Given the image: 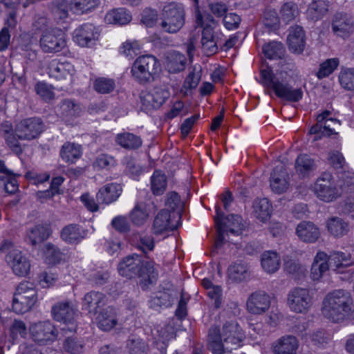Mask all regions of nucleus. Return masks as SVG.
I'll list each match as a JSON object with an SVG mask.
<instances>
[{
    "label": "nucleus",
    "instance_id": "1",
    "mask_svg": "<svg viewBox=\"0 0 354 354\" xmlns=\"http://www.w3.org/2000/svg\"><path fill=\"white\" fill-rule=\"evenodd\" d=\"M245 335L239 324L234 320L225 322L221 330L211 328L208 335V347L213 354L232 353L241 346Z\"/></svg>",
    "mask_w": 354,
    "mask_h": 354
},
{
    "label": "nucleus",
    "instance_id": "2",
    "mask_svg": "<svg viewBox=\"0 0 354 354\" xmlns=\"http://www.w3.org/2000/svg\"><path fill=\"white\" fill-rule=\"evenodd\" d=\"M119 274L131 279L138 276L140 278V285L143 290L157 280L158 272L154 268L153 263L144 262L138 254H132L124 258L118 264Z\"/></svg>",
    "mask_w": 354,
    "mask_h": 354
},
{
    "label": "nucleus",
    "instance_id": "3",
    "mask_svg": "<svg viewBox=\"0 0 354 354\" xmlns=\"http://www.w3.org/2000/svg\"><path fill=\"white\" fill-rule=\"evenodd\" d=\"M353 302L351 293L343 289L328 292L322 303L323 315L333 322L343 321L353 310Z\"/></svg>",
    "mask_w": 354,
    "mask_h": 354
},
{
    "label": "nucleus",
    "instance_id": "4",
    "mask_svg": "<svg viewBox=\"0 0 354 354\" xmlns=\"http://www.w3.org/2000/svg\"><path fill=\"white\" fill-rule=\"evenodd\" d=\"M261 83L267 88L272 89L275 95L289 102H298L303 96L301 88H292L281 77L275 75L270 67L261 71Z\"/></svg>",
    "mask_w": 354,
    "mask_h": 354
},
{
    "label": "nucleus",
    "instance_id": "5",
    "mask_svg": "<svg viewBox=\"0 0 354 354\" xmlns=\"http://www.w3.org/2000/svg\"><path fill=\"white\" fill-rule=\"evenodd\" d=\"M160 70L158 59L152 55H145L136 58L132 64L131 73L136 82L146 84L155 80Z\"/></svg>",
    "mask_w": 354,
    "mask_h": 354
},
{
    "label": "nucleus",
    "instance_id": "6",
    "mask_svg": "<svg viewBox=\"0 0 354 354\" xmlns=\"http://www.w3.org/2000/svg\"><path fill=\"white\" fill-rule=\"evenodd\" d=\"M160 27L165 32L174 34L185 25V10L183 5L169 2L166 3L160 13Z\"/></svg>",
    "mask_w": 354,
    "mask_h": 354
},
{
    "label": "nucleus",
    "instance_id": "7",
    "mask_svg": "<svg viewBox=\"0 0 354 354\" xmlns=\"http://www.w3.org/2000/svg\"><path fill=\"white\" fill-rule=\"evenodd\" d=\"M216 213L214 221L218 236L215 241V245L219 248L223 243L225 234L230 232L232 234L239 235L243 228V225L241 217L237 214H230L224 218L218 206L216 207Z\"/></svg>",
    "mask_w": 354,
    "mask_h": 354
},
{
    "label": "nucleus",
    "instance_id": "8",
    "mask_svg": "<svg viewBox=\"0 0 354 354\" xmlns=\"http://www.w3.org/2000/svg\"><path fill=\"white\" fill-rule=\"evenodd\" d=\"M314 192L321 201L330 203L340 197L342 190L340 187L336 186L330 174L324 173L317 180Z\"/></svg>",
    "mask_w": 354,
    "mask_h": 354
},
{
    "label": "nucleus",
    "instance_id": "9",
    "mask_svg": "<svg viewBox=\"0 0 354 354\" xmlns=\"http://www.w3.org/2000/svg\"><path fill=\"white\" fill-rule=\"evenodd\" d=\"M76 310L74 305L68 301L58 302L52 308V315L54 319L62 322L64 326L62 330L66 333L75 332L77 324L75 321Z\"/></svg>",
    "mask_w": 354,
    "mask_h": 354
},
{
    "label": "nucleus",
    "instance_id": "10",
    "mask_svg": "<svg viewBox=\"0 0 354 354\" xmlns=\"http://www.w3.org/2000/svg\"><path fill=\"white\" fill-rule=\"evenodd\" d=\"M39 44L44 53H59L66 46V36L59 28H50L42 32Z\"/></svg>",
    "mask_w": 354,
    "mask_h": 354
},
{
    "label": "nucleus",
    "instance_id": "11",
    "mask_svg": "<svg viewBox=\"0 0 354 354\" xmlns=\"http://www.w3.org/2000/svg\"><path fill=\"white\" fill-rule=\"evenodd\" d=\"M287 304L292 311L305 313L313 304L312 297L308 289L295 288L288 295Z\"/></svg>",
    "mask_w": 354,
    "mask_h": 354
},
{
    "label": "nucleus",
    "instance_id": "12",
    "mask_svg": "<svg viewBox=\"0 0 354 354\" xmlns=\"http://www.w3.org/2000/svg\"><path fill=\"white\" fill-rule=\"evenodd\" d=\"M169 95L170 93L167 88L155 86L150 91L141 93L142 107L145 110L158 109L169 98Z\"/></svg>",
    "mask_w": 354,
    "mask_h": 354
},
{
    "label": "nucleus",
    "instance_id": "13",
    "mask_svg": "<svg viewBox=\"0 0 354 354\" xmlns=\"http://www.w3.org/2000/svg\"><path fill=\"white\" fill-rule=\"evenodd\" d=\"M44 125L40 118H30L21 120L15 128L17 137L21 140L36 138L44 130Z\"/></svg>",
    "mask_w": 354,
    "mask_h": 354
},
{
    "label": "nucleus",
    "instance_id": "14",
    "mask_svg": "<svg viewBox=\"0 0 354 354\" xmlns=\"http://www.w3.org/2000/svg\"><path fill=\"white\" fill-rule=\"evenodd\" d=\"M100 32L93 24L86 23L78 26L73 32L74 41L81 47H91L98 39Z\"/></svg>",
    "mask_w": 354,
    "mask_h": 354
},
{
    "label": "nucleus",
    "instance_id": "15",
    "mask_svg": "<svg viewBox=\"0 0 354 354\" xmlns=\"http://www.w3.org/2000/svg\"><path fill=\"white\" fill-rule=\"evenodd\" d=\"M30 331L33 340L39 344L53 342L58 334L55 326L49 321L34 324L30 327Z\"/></svg>",
    "mask_w": 354,
    "mask_h": 354
},
{
    "label": "nucleus",
    "instance_id": "16",
    "mask_svg": "<svg viewBox=\"0 0 354 354\" xmlns=\"http://www.w3.org/2000/svg\"><path fill=\"white\" fill-rule=\"evenodd\" d=\"M271 299L263 290H257L251 293L246 301L247 310L252 315H262L270 307Z\"/></svg>",
    "mask_w": 354,
    "mask_h": 354
},
{
    "label": "nucleus",
    "instance_id": "17",
    "mask_svg": "<svg viewBox=\"0 0 354 354\" xmlns=\"http://www.w3.org/2000/svg\"><path fill=\"white\" fill-rule=\"evenodd\" d=\"M157 209L154 203L138 202L129 213L131 223L137 226H143L149 220L152 210Z\"/></svg>",
    "mask_w": 354,
    "mask_h": 354
},
{
    "label": "nucleus",
    "instance_id": "18",
    "mask_svg": "<svg viewBox=\"0 0 354 354\" xmlns=\"http://www.w3.org/2000/svg\"><path fill=\"white\" fill-rule=\"evenodd\" d=\"M6 260L16 275L26 276L28 274L30 263L21 251L15 249L10 250L6 257Z\"/></svg>",
    "mask_w": 354,
    "mask_h": 354
},
{
    "label": "nucleus",
    "instance_id": "19",
    "mask_svg": "<svg viewBox=\"0 0 354 354\" xmlns=\"http://www.w3.org/2000/svg\"><path fill=\"white\" fill-rule=\"evenodd\" d=\"M176 228V225L171 221L170 211L163 209L155 216L151 230L154 234L160 235Z\"/></svg>",
    "mask_w": 354,
    "mask_h": 354
},
{
    "label": "nucleus",
    "instance_id": "20",
    "mask_svg": "<svg viewBox=\"0 0 354 354\" xmlns=\"http://www.w3.org/2000/svg\"><path fill=\"white\" fill-rule=\"evenodd\" d=\"M299 341L293 335H284L272 345L273 354H297L299 348Z\"/></svg>",
    "mask_w": 354,
    "mask_h": 354
},
{
    "label": "nucleus",
    "instance_id": "21",
    "mask_svg": "<svg viewBox=\"0 0 354 354\" xmlns=\"http://www.w3.org/2000/svg\"><path fill=\"white\" fill-rule=\"evenodd\" d=\"M201 44L204 53L210 56L218 51L222 40L214 33L213 28L207 24L202 32Z\"/></svg>",
    "mask_w": 354,
    "mask_h": 354
},
{
    "label": "nucleus",
    "instance_id": "22",
    "mask_svg": "<svg viewBox=\"0 0 354 354\" xmlns=\"http://www.w3.org/2000/svg\"><path fill=\"white\" fill-rule=\"evenodd\" d=\"M48 75L58 80H71L75 72L74 66L69 62H50L48 66Z\"/></svg>",
    "mask_w": 354,
    "mask_h": 354
},
{
    "label": "nucleus",
    "instance_id": "23",
    "mask_svg": "<svg viewBox=\"0 0 354 354\" xmlns=\"http://www.w3.org/2000/svg\"><path fill=\"white\" fill-rule=\"evenodd\" d=\"M353 22L352 17L344 12H338L334 15L331 21L333 32L340 37L349 33L353 28Z\"/></svg>",
    "mask_w": 354,
    "mask_h": 354
},
{
    "label": "nucleus",
    "instance_id": "24",
    "mask_svg": "<svg viewBox=\"0 0 354 354\" xmlns=\"http://www.w3.org/2000/svg\"><path fill=\"white\" fill-rule=\"evenodd\" d=\"M95 322L98 328L104 331H109L118 324L115 310L111 306L102 308L97 313Z\"/></svg>",
    "mask_w": 354,
    "mask_h": 354
},
{
    "label": "nucleus",
    "instance_id": "25",
    "mask_svg": "<svg viewBox=\"0 0 354 354\" xmlns=\"http://www.w3.org/2000/svg\"><path fill=\"white\" fill-rule=\"evenodd\" d=\"M270 187L277 194L286 192L289 186L288 174L282 165L274 167L270 176Z\"/></svg>",
    "mask_w": 354,
    "mask_h": 354
},
{
    "label": "nucleus",
    "instance_id": "26",
    "mask_svg": "<svg viewBox=\"0 0 354 354\" xmlns=\"http://www.w3.org/2000/svg\"><path fill=\"white\" fill-rule=\"evenodd\" d=\"M106 304V297L100 292L91 291L84 295L83 308L90 314H97Z\"/></svg>",
    "mask_w": 354,
    "mask_h": 354
},
{
    "label": "nucleus",
    "instance_id": "27",
    "mask_svg": "<svg viewBox=\"0 0 354 354\" xmlns=\"http://www.w3.org/2000/svg\"><path fill=\"white\" fill-rule=\"evenodd\" d=\"M330 269L337 272H343L342 268L354 265V257L349 252L334 251L328 258Z\"/></svg>",
    "mask_w": 354,
    "mask_h": 354
},
{
    "label": "nucleus",
    "instance_id": "28",
    "mask_svg": "<svg viewBox=\"0 0 354 354\" xmlns=\"http://www.w3.org/2000/svg\"><path fill=\"white\" fill-rule=\"evenodd\" d=\"M122 187L117 183H109L100 188L96 194L99 204L109 205L115 201L120 196Z\"/></svg>",
    "mask_w": 354,
    "mask_h": 354
},
{
    "label": "nucleus",
    "instance_id": "29",
    "mask_svg": "<svg viewBox=\"0 0 354 354\" xmlns=\"http://www.w3.org/2000/svg\"><path fill=\"white\" fill-rule=\"evenodd\" d=\"M296 234L300 240L308 243H314L319 237V228L312 222L302 221L296 228Z\"/></svg>",
    "mask_w": 354,
    "mask_h": 354
},
{
    "label": "nucleus",
    "instance_id": "30",
    "mask_svg": "<svg viewBox=\"0 0 354 354\" xmlns=\"http://www.w3.org/2000/svg\"><path fill=\"white\" fill-rule=\"evenodd\" d=\"M288 44L290 51L294 53H301L305 48V34L300 26L292 27L288 37Z\"/></svg>",
    "mask_w": 354,
    "mask_h": 354
},
{
    "label": "nucleus",
    "instance_id": "31",
    "mask_svg": "<svg viewBox=\"0 0 354 354\" xmlns=\"http://www.w3.org/2000/svg\"><path fill=\"white\" fill-rule=\"evenodd\" d=\"M86 230L76 224H70L64 227L61 232L62 239L70 244H77L86 236Z\"/></svg>",
    "mask_w": 354,
    "mask_h": 354
},
{
    "label": "nucleus",
    "instance_id": "32",
    "mask_svg": "<svg viewBox=\"0 0 354 354\" xmlns=\"http://www.w3.org/2000/svg\"><path fill=\"white\" fill-rule=\"evenodd\" d=\"M187 66V57L185 55L174 51L166 57L165 66L170 73H178L185 70Z\"/></svg>",
    "mask_w": 354,
    "mask_h": 354
},
{
    "label": "nucleus",
    "instance_id": "33",
    "mask_svg": "<svg viewBox=\"0 0 354 354\" xmlns=\"http://www.w3.org/2000/svg\"><path fill=\"white\" fill-rule=\"evenodd\" d=\"M20 300L27 301L28 304L34 306L37 300V290L32 283L29 281H23L20 283L14 294Z\"/></svg>",
    "mask_w": 354,
    "mask_h": 354
},
{
    "label": "nucleus",
    "instance_id": "34",
    "mask_svg": "<svg viewBox=\"0 0 354 354\" xmlns=\"http://www.w3.org/2000/svg\"><path fill=\"white\" fill-rule=\"evenodd\" d=\"M229 278L234 282L239 283L248 279L250 272L248 265L242 261L232 264L227 270Z\"/></svg>",
    "mask_w": 354,
    "mask_h": 354
},
{
    "label": "nucleus",
    "instance_id": "35",
    "mask_svg": "<svg viewBox=\"0 0 354 354\" xmlns=\"http://www.w3.org/2000/svg\"><path fill=\"white\" fill-rule=\"evenodd\" d=\"M316 168V161L307 154L299 155L295 160L296 171L302 177L308 176Z\"/></svg>",
    "mask_w": 354,
    "mask_h": 354
},
{
    "label": "nucleus",
    "instance_id": "36",
    "mask_svg": "<svg viewBox=\"0 0 354 354\" xmlns=\"http://www.w3.org/2000/svg\"><path fill=\"white\" fill-rule=\"evenodd\" d=\"M263 269L269 274L276 272L280 268L281 259L279 254L274 251H265L261 256Z\"/></svg>",
    "mask_w": 354,
    "mask_h": 354
},
{
    "label": "nucleus",
    "instance_id": "37",
    "mask_svg": "<svg viewBox=\"0 0 354 354\" xmlns=\"http://www.w3.org/2000/svg\"><path fill=\"white\" fill-rule=\"evenodd\" d=\"M326 227L329 233L337 238L344 236L349 231V223L337 216L329 218L326 221Z\"/></svg>",
    "mask_w": 354,
    "mask_h": 354
},
{
    "label": "nucleus",
    "instance_id": "38",
    "mask_svg": "<svg viewBox=\"0 0 354 354\" xmlns=\"http://www.w3.org/2000/svg\"><path fill=\"white\" fill-rule=\"evenodd\" d=\"M131 19V15L123 8L112 9L104 17L105 22L109 24L125 25Z\"/></svg>",
    "mask_w": 354,
    "mask_h": 354
},
{
    "label": "nucleus",
    "instance_id": "39",
    "mask_svg": "<svg viewBox=\"0 0 354 354\" xmlns=\"http://www.w3.org/2000/svg\"><path fill=\"white\" fill-rule=\"evenodd\" d=\"M329 1L326 0H313L309 5L306 14L312 21L321 19L328 11Z\"/></svg>",
    "mask_w": 354,
    "mask_h": 354
},
{
    "label": "nucleus",
    "instance_id": "40",
    "mask_svg": "<svg viewBox=\"0 0 354 354\" xmlns=\"http://www.w3.org/2000/svg\"><path fill=\"white\" fill-rule=\"evenodd\" d=\"M60 157L66 163H74L82 156V147L74 142H65L60 150Z\"/></svg>",
    "mask_w": 354,
    "mask_h": 354
},
{
    "label": "nucleus",
    "instance_id": "41",
    "mask_svg": "<svg viewBox=\"0 0 354 354\" xmlns=\"http://www.w3.org/2000/svg\"><path fill=\"white\" fill-rule=\"evenodd\" d=\"M115 142L126 149L135 150L142 146V139L131 133H118L115 137Z\"/></svg>",
    "mask_w": 354,
    "mask_h": 354
},
{
    "label": "nucleus",
    "instance_id": "42",
    "mask_svg": "<svg viewBox=\"0 0 354 354\" xmlns=\"http://www.w3.org/2000/svg\"><path fill=\"white\" fill-rule=\"evenodd\" d=\"M51 233L48 225H37L27 232V238L32 245H36L47 239Z\"/></svg>",
    "mask_w": 354,
    "mask_h": 354
},
{
    "label": "nucleus",
    "instance_id": "43",
    "mask_svg": "<svg viewBox=\"0 0 354 354\" xmlns=\"http://www.w3.org/2000/svg\"><path fill=\"white\" fill-rule=\"evenodd\" d=\"M253 214L260 221H266L271 214V205L267 198H257L254 201Z\"/></svg>",
    "mask_w": 354,
    "mask_h": 354
},
{
    "label": "nucleus",
    "instance_id": "44",
    "mask_svg": "<svg viewBox=\"0 0 354 354\" xmlns=\"http://www.w3.org/2000/svg\"><path fill=\"white\" fill-rule=\"evenodd\" d=\"M59 106L61 114L68 118L79 117L82 113L80 104L71 99L62 100Z\"/></svg>",
    "mask_w": 354,
    "mask_h": 354
},
{
    "label": "nucleus",
    "instance_id": "45",
    "mask_svg": "<svg viewBox=\"0 0 354 354\" xmlns=\"http://www.w3.org/2000/svg\"><path fill=\"white\" fill-rule=\"evenodd\" d=\"M151 188L153 194L162 195L167 188V177L162 171L156 170L151 178Z\"/></svg>",
    "mask_w": 354,
    "mask_h": 354
},
{
    "label": "nucleus",
    "instance_id": "46",
    "mask_svg": "<svg viewBox=\"0 0 354 354\" xmlns=\"http://www.w3.org/2000/svg\"><path fill=\"white\" fill-rule=\"evenodd\" d=\"M263 53L268 59H278L284 56L285 48L281 42L271 41L263 46Z\"/></svg>",
    "mask_w": 354,
    "mask_h": 354
},
{
    "label": "nucleus",
    "instance_id": "47",
    "mask_svg": "<svg viewBox=\"0 0 354 354\" xmlns=\"http://www.w3.org/2000/svg\"><path fill=\"white\" fill-rule=\"evenodd\" d=\"M299 15V10L296 3L292 1L284 3L279 10L280 19L285 23L295 20Z\"/></svg>",
    "mask_w": 354,
    "mask_h": 354
},
{
    "label": "nucleus",
    "instance_id": "48",
    "mask_svg": "<svg viewBox=\"0 0 354 354\" xmlns=\"http://www.w3.org/2000/svg\"><path fill=\"white\" fill-rule=\"evenodd\" d=\"M99 3V0H72L70 6L75 13L82 14L95 8Z\"/></svg>",
    "mask_w": 354,
    "mask_h": 354
},
{
    "label": "nucleus",
    "instance_id": "49",
    "mask_svg": "<svg viewBox=\"0 0 354 354\" xmlns=\"http://www.w3.org/2000/svg\"><path fill=\"white\" fill-rule=\"evenodd\" d=\"M339 82L342 88L348 91L354 90V68H342L339 74Z\"/></svg>",
    "mask_w": 354,
    "mask_h": 354
},
{
    "label": "nucleus",
    "instance_id": "50",
    "mask_svg": "<svg viewBox=\"0 0 354 354\" xmlns=\"http://www.w3.org/2000/svg\"><path fill=\"white\" fill-rule=\"evenodd\" d=\"M336 122L337 120L330 118V120H326L324 125H322V123H319L317 122L316 124L313 125L310 129L309 133L315 135L314 140L320 139L323 136H330L334 133V130L329 128V126H326V122Z\"/></svg>",
    "mask_w": 354,
    "mask_h": 354
},
{
    "label": "nucleus",
    "instance_id": "51",
    "mask_svg": "<svg viewBox=\"0 0 354 354\" xmlns=\"http://www.w3.org/2000/svg\"><path fill=\"white\" fill-rule=\"evenodd\" d=\"M115 82L112 79L98 77L93 84L94 89L100 93L106 94L112 92L115 88Z\"/></svg>",
    "mask_w": 354,
    "mask_h": 354
},
{
    "label": "nucleus",
    "instance_id": "52",
    "mask_svg": "<svg viewBox=\"0 0 354 354\" xmlns=\"http://www.w3.org/2000/svg\"><path fill=\"white\" fill-rule=\"evenodd\" d=\"M137 242L136 246L140 249L143 253L147 254L154 248V239L151 235L138 234L136 236Z\"/></svg>",
    "mask_w": 354,
    "mask_h": 354
},
{
    "label": "nucleus",
    "instance_id": "53",
    "mask_svg": "<svg viewBox=\"0 0 354 354\" xmlns=\"http://www.w3.org/2000/svg\"><path fill=\"white\" fill-rule=\"evenodd\" d=\"M339 65L337 58L326 59L320 65L319 70L317 73V77L321 80L330 75Z\"/></svg>",
    "mask_w": 354,
    "mask_h": 354
},
{
    "label": "nucleus",
    "instance_id": "54",
    "mask_svg": "<svg viewBox=\"0 0 354 354\" xmlns=\"http://www.w3.org/2000/svg\"><path fill=\"white\" fill-rule=\"evenodd\" d=\"M173 299L170 294L166 292H159L149 301L151 308L169 307L171 306Z\"/></svg>",
    "mask_w": 354,
    "mask_h": 354
},
{
    "label": "nucleus",
    "instance_id": "55",
    "mask_svg": "<svg viewBox=\"0 0 354 354\" xmlns=\"http://www.w3.org/2000/svg\"><path fill=\"white\" fill-rule=\"evenodd\" d=\"M64 348L71 354H80L84 351V344L76 337H67L64 343Z\"/></svg>",
    "mask_w": 354,
    "mask_h": 354
},
{
    "label": "nucleus",
    "instance_id": "56",
    "mask_svg": "<svg viewBox=\"0 0 354 354\" xmlns=\"http://www.w3.org/2000/svg\"><path fill=\"white\" fill-rule=\"evenodd\" d=\"M64 178L61 176L53 178L50 188L45 190L44 192H40L38 193V196L40 198H52L55 194L59 193V187L63 183Z\"/></svg>",
    "mask_w": 354,
    "mask_h": 354
},
{
    "label": "nucleus",
    "instance_id": "57",
    "mask_svg": "<svg viewBox=\"0 0 354 354\" xmlns=\"http://www.w3.org/2000/svg\"><path fill=\"white\" fill-rule=\"evenodd\" d=\"M113 229L120 233H126L130 231V223L124 216H118L113 218L111 223Z\"/></svg>",
    "mask_w": 354,
    "mask_h": 354
},
{
    "label": "nucleus",
    "instance_id": "58",
    "mask_svg": "<svg viewBox=\"0 0 354 354\" xmlns=\"http://www.w3.org/2000/svg\"><path fill=\"white\" fill-rule=\"evenodd\" d=\"M10 335L13 339L19 336L25 337L27 335V328L23 321L15 319L10 327Z\"/></svg>",
    "mask_w": 354,
    "mask_h": 354
},
{
    "label": "nucleus",
    "instance_id": "59",
    "mask_svg": "<svg viewBox=\"0 0 354 354\" xmlns=\"http://www.w3.org/2000/svg\"><path fill=\"white\" fill-rule=\"evenodd\" d=\"M127 346L131 354H140L145 349V342L140 338L133 335L129 338Z\"/></svg>",
    "mask_w": 354,
    "mask_h": 354
},
{
    "label": "nucleus",
    "instance_id": "60",
    "mask_svg": "<svg viewBox=\"0 0 354 354\" xmlns=\"http://www.w3.org/2000/svg\"><path fill=\"white\" fill-rule=\"evenodd\" d=\"M35 91L46 102L55 98V93L46 83L38 82L35 86Z\"/></svg>",
    "mask_w": 354,
    "mask_h": 354
},
{
    "label": "nucleus",
    "instance_id": "61",
    "mask_svg": "<svg viewBox=\"0 0 354 354\" xmlns=\"http://www.w3.org/2000/svg\"><path fill=\"white\" fill-rule=\"evenodd\" d=\"M158 20V13L156 10L147 8L142 13L141 21L147 27H153Z\"/></svg>",
    "mask_w": 354,
    "mask_h": 354
},
{
    "label": "nucleus",
    "instance_id": "62",
    "mask_svg": "<svg viewBox=\"0 0 354 354\" xmlns=\"http://www.w3.org/2000/svg\"><path fill=\"white\" fill-rule=\"evenodd\" d=\"M166 205L173 211L180 213L183 209V203L180 196L176 192H170L167 195Z\"/></svg>",
    "mask_w": 354,
    "mask_h": 354
},
{
    "label": "nucleus",
    "instance_id": "63",
    "mask_svg": "<svg viewBox=\"0 0 354 354\" xmlns=\"http://www.w3.org/2000/svg\"><path fill=\"white\" fill-rule=\"evenodd\" d=\"M263 22L266 26L268 28H274L279 23L280 16L279 17L274 10L267 9L263 14Z\"/></svg>",
    "mask_w": 354,
    "mask_h": 354
},
{
    "label": "nucleus",
    "instance_id": "64",
    "mask_svg": "<svg viewBox=\"0 0 354 354\" xmlns=\"http://www.w3.org/2000/svg\"><path fill=\"white\" fill-rule=\"evenodd\" d=\"M121 53L127 57L133 58L140 51V46L137 41H126L121 47Z\"/></svg>",
    "mask_w": 354,
    "mask_h": 354
}]
</instances>
